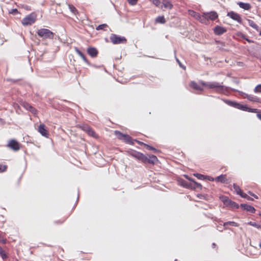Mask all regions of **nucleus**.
<instances>
[{
    "instance_id": "nucleus-1",
    "label": "nucleus",
    "mask_w": 261,
    "mask_h": 261,
    "mask_svg": "<svg viewBox=\"0 0 261 261\" xmlns=\"http://www.w3.org/2000/svg\"><path fill=\"white\" fill-rule=\"evenodd\" d=\"M200 84L208 89L214 90V91L217 93L221 94H225L229 88V87H225L222 84H220L217 82H205L203 81H201Z\"/></svg>"
},
{
    "instance_id": "nucleus-2",
    "label": "nucleus",
    "mask_w": 261,
    "mask_h": 261,
    "mask_svg": "<svg viewBox=\"0 0 261 261\" xmlns=\"http://www.w3.org/2000/svg\"><path fill=\"white\" fill-rule=\"evenodd\" d=\"M38 35L43 39H53L54 33L47 29H40L37 32Z\"/></svg>"
},
{
    "instance_id": "nucleus-3",
    "label": "nucleus",
    "mask_w": 261,
    "mask_h": 261,
    "mask_svg": "<svg viewBox=\"0 0 261 261\" xmlns=\"http://www.w3.org/2000/svg\"><path fill=\"white\" fill-rule=\"evenodd\" d=\"M114 134L117 138L128 144H133L134 142L132 138L128 135L123 134L118 130H115Z\"/></svg>"
},
{
    "instance_id": "nucleus-4",
    "label": "nucleus",
    "mask_w": 261,
    "mask_h": 261,
    "mask_svg": "<svg viewBox=\"0 0 261 261\" xmlns=\"http://www.w3.org/2000/svg\"><path fill=\"white\" fill-rule=\"evenodd\" d=\"M110 39L114 44H125L127 41L124 37L120 36L114 34L111 35Z\"/></svg>"
},
{
    "instance_id": "nucleus-5",
    "label": "nucleus",
    "mask_w": 261,
    "mask_h": 261,
    "mask_svg": "<svg viewBox=\"0 0 261 261\" xmlns=\"http://www.w3.org/2000/svg\"><path fill=\"white\" fill-rule=\"evenodd\" d=\"M36 15L34 13H32L28 15V16H27L24 18H23L22 19L21 22H22V24L23 25L26 26V25L32 24L36 21Z\"/></svg>"
},
{
    "instance_id": "nucleus-6",
    "label": "nucleus",
    "mask_w": 261,
    "mask_h": 261,
    "mask_svg": "<svg viewBox=\"0 0 261 261\" xmlns=\"http://www.w3.org/2000/svg\"><path fill=\"white\" fill-rule=\"evenodd\" d=\"M203 16L204 18H206V21L205 23H203V24H208V20L214 21L216 20L218 17V15L217 13L215 11H211L209 12H204L203 13Z\"/></svg>"
},
{
    "instance_id": "nucleus-7",
    "label": "nucleus",
    "mask_w": 261,
    "mask_h": 261,
    "mask_svg": "<svg viewBox=\"0 0 261 261\" xmlns=\"http://www.w3.org/2000/svg\"><path fill=\"white\" fill-rule=\"evenodd\" d=\"M189 14L194 17L196 20H198L202 23H205L206 19L204 18L202 15H200L199 13L193 11V10H189L188 11Z\"/></svg>"
},
{
    "instance_id": "nucleus-8",
    "label": "nucleus",
    "mask_w": 261,
    "mask_h": 261,
    "mask_svg": "<svg viewBox=\"0 0 261 261\" xmlns=\"http://www.w3.org/2000/svg\"><path fill=\"white\" fill-rule=\"evenodd\" d=\"M224 204L232 208H238L239 206L238 204L230 200L228 197H224L222 199Z\"/></svg>"
},
{
    "instance_id": "nucleus-9",
    "label": "nucleus",
    "mask_w": 261,
    "mask_h": 261,
    "mask_svg": "<svg viewBox=\"0 0 261 261\" xmlns=\"http://www.w3.org/2000/svg\"><path fill=\"white\" fill-rule=\"evenodd\" d=\"M227 15L233 20L237 21L238 23H242V18L239 14L233 11H230L227 13Z\"/></svg>"
},
{
    "instance_id": "nucleus-10",
    "label": "nucleus",
    "mask_w": 261,
    "mask_h": 261,
    "mask_svg": "<svg viewBox=\"0 0 261 261\" xmlns=\"http://www.w3.org/2000/svg\"><path fill=\"white\" fill-rule=\"evenodd\" d=\"M7 146L15 151H18L20 149L18 142L15 140H10L7 144Z\"/></svg>"
},
{
    "instance_id": "nucleus-11",
    "label": "nucleus",
    "mask_w": 261,
    "mask_h": 261,
    "mask_svg": "<svg viewBox=\"0 0 261 261\" xmlns=\"http://www.w3.org/2000/svg\"><path fill=\"white\" fill-rule=\"evenodd\" d=\"M158 161V159L155 155H149L148 156L145 155V161H144V163L146 164H155Z\"/></svg>"
},
{
    "instance_id": "nucleus-12",
    "label": "nucleus",
    "mask_w": 261,
    "mask_h": 261,
    "mask_svg": "<svg viewBox=\"0 0 261 261\" xmlns=\"http://www.w3.org/2000/svg\"><path fill=\"white\" fill-rule=\"evenodd\" d=\"M38 132L43 137L47 138L48 136V133L46 128L45 125L44 124H41L38 126Z\"/></svg>"
},
{
    "instance_id": "nucleus-13",
    "label": "nucleus",
    "mask_w": 261,
    "mask_h": 261,
    "mask_svg": "<svg viewBox=\"0 0 261 261\" xmlns=\"http://www.w3.org/2000/svg\"><path fill=\"white\" fill-rule=\"evenodd\" d=\"M214 32L215 34L216 35H221L224 33H225L227 30L226 29L223 27L219 25H217L213 29Z\"/></svg>"
},
{
    "instance_id": "nucleus-14",
    "label": "nucleus",
    "mask_w": 261,
    "mask_h": 261,
    "mask_svg": "<svg viewBox=\"0 0 261 261\" xmlns=\"http://www.w3.org/2000/svg\"><path fill=\"white\" fill-rule=\"evenodd\" d=\"M186 177L189 180V181H191V185H190V189H202V185L200 184L197 182L193 179H191L190 178H188L187 176H186Z\"/></svg>"
},
{
    "instance_id": "nucleus-15",
    "label": "nucleus",
    "mask_w": 261,
    "mask_h": 261,
    "mask_svg": "<svg viewBox=\"0 0 261 261\" xmlns=\"http://www.w3.org/2000/svg\"><path fill=\"white\" fill-rule=\"evenodd\" d=\"M240 206L243 210H246V211L249 212L251 213H254L255 212V209L253 206L251 205L243 203L241 204Z\"/></svg>"
},
{
    "instance_id": "nucleus-16",
    "label": "nucleus",
    "mask_w": 261,
    "mask_h": 261,
    "mask_svg": "<svg viewBox=\"0 0 261 261\" xmlns=\"http://www.w3.org/2000/svg\"><path fill=\"white\" fill-rule=\"evenodd\" d=\"M87 53L92 58L96 57L98 54V51L96 48L92 47L87 48Z\"/></svg>"
},
{
    "instance_id": "nucleus-17",
    "label": "nucleus",
    "mask_w": 261,
    "mask_h": 261,
    "mask_svg": "<svg viewBox=\"0 0 261 261\" xmlns=\"http://www.w3.org/2000/svg\"><path fill=\"white\" fill-rule=\"evenodd\" d=\"M190 86L197 92H201L203 90L200 86L194 81H192L190 83Z\"/></svg>"
},
{
    "instance_id": "nucleus-18",
    "label": "nucleus",
    "mask_w": 261,
    "mask_h": 261,
    "mask_svg": "<svg viewBox=\"0 0 261 261\" xmlns=\"http://www.w3.org/2000/svg\"><path fill=\"white\" fill-rule=\"evenodd\" d=\"M215 180L217 182L221 183H227L226 175L225 174H221L215 178Z\"/></svg>"
},
{
    "instance_id": "nucleus-19",
    "label": "nucleus",
    "mask_w": 261,
    "mask_h": 261,
    "mask_svg": "<svg viewBox=\"0 0 261 261\" xmlns=\"http://www.w3.org/2000/svg\"><path fill=\"white\" fill-rule=\"evenodd\" d=\"M247 96V99L250 101L256 102L261 103V98L257 97V96L253 95L248 94Z\"/></svg>"
},
{
    "instance_id": "nucleus-20",
    "label": "nucleus",
    "mask_w": 261,
    "mask_h": 261,
    "mask_svg": "<svg viewBox=\"0 0 261 261\" xmlns=\"http://www.w3.org/2000/svg\"><path fill=\"white\" fill-rule=\"evenodd\" d=\"M238 5L241 8H242L245 10H249L251 8V5L249 3H245L240 2L238 3Z\"/></svg>"
},
{
    "instance_id": "nucleus-21",
    "label": "nucleus",
    "mask_w": 261,
    "mask_h": 261,
    "mask_svg": "<svg viewBox=\"0 0 261 261\" xmlns=\"http://www.w3.org/2000/svg\"><path fill=\"white\" fill-rule=\"evenodd\" d=\"M222 100L228 106L232 107L235 108H237V106L239 103L236 101H233L227 99H222Z\"/></svg>"
},
{
    "instance_id": "nucleus-22",
    "label": "nucleus",
    "mask_w": 261,
    "mask_h": 261,
    "mask_svg": "<svg viewBox=\"0 0 261 261\" xmlns=\"http://www.w3.org/2000/svg\"><path fill=\"white\" fill-rule=\"evenodd\" d=\"M134 158L140 161H141L143 163L144 161H145V155L140 152L137 151V152L136 153V155Z\"/></svg>"
},
{
    "instance_id": "nucleus-23",
    "label": "nucleus",
    "mask_w": 261,
    "mask_h": 261,
    "mask_svg": "<svg viewBox=\"0 0 261 261\" xmlns=\"http://www.w3.org/2000/svg\"><path fill=\"white\" fill-rule=\"evenodd\" d=\"M162 3L165 8L171 9L173 8L172 4L169 0H163Z\"/></svg>"
},
{
    "instance_id": "nucleus-24",
    "label": "nucleus",
    "mask_w": 261,
    "mask_h": 261,
    "mask_svg": "<svg viewBox=\"0 0 261 261\" xmlns=\"http://www.w3.org/2000/svg\"><path fill=\"white\" fill-rule=\"evenodd\" d=\"M75 51L86 63L89 64V62L87 60L84 54L82 53L77 47L75 48Z\"/></svg>"
},
{
    "instance_id": "nucleus-25",
    "label": "nucleus",
    "mask_w": 261,
    "mask_h": 261,
    "mask_svg": "<svg viewBox=\"0 0 261 261\" xmlns=\"http://www.w3.org/2000/svg\"><path fill=\"white\" fill-rule=\"evenodd\" d=\"M227 225L238 227L239 226V224L234 221H228L223 223V226L225 227L226 229H227V228L226 227Z\"/></svg>"
},
{
    "instance_id": "nucleus-26",
    "label": "nucleus",
    "mask_w": 261,
    "mask_h": 261,
    "mask_svg": "<svg viewBox=\"0 0 261 261\" xmlns=\"http://www.w3.org/2000/svg\"><path fill=\"white\" fill-rule=\"evenodd\" d=\"M247 21L249 26L251 27L252 28L257 31L258 30V26L253 20L251 19H247Z\"/></svg>"
},
{
    "instance_id": "nucleus-27",
    "label": "nucleus",
    "mask_w": 261,
    "mask_h": 261,
    "mask_svg": "<svg viewBox=\"0 0 261 261\" xmlns=\"http://www.w3.org/2000/svg\"><path fill=\"white\" fill-rule=\"evenodd\" d=\"M237 109L247 112L249 110V107L246 105H242L239 103Z\"/></svg>"
},
{
    "instance_id": "nucleus-28",
    "label": "nucleus",
    "mask_w": 261,
    "mask_h": 261,
    "mask_svg": "<svg viewBox=\"0 0 261 261\" xmlns=\"http://www.w3.org/2000/svg\"><path fill=\"white\" fill-rule=\"evenodd\" d=\"M155 22L164 24L166 22V20L163 16H159L156 18Z\"/></svg>"
},
{
    "instance_id": "nucleus-29",
    "label": "nucleus",
    "mask_w": 261,
    "mask_h": 261,
    "mask_svg": "<svg viewBox=\"0 0 261 261\" xmlns=\"http://www.w3.org/2000/svg\"><path fill=\"white\" fill-rule=\"evenodd\" d=\"M24 107H25V108L27 110H29L32 113H34V114L36 113V110L34 108H33L32 106H30L29 104H28V103L25 104Z\"/></svg>"
},
{
    "instance_id": "nucleus-30",
    "label": "nucleus",
    "mask_w": 261,
    "mask_h": 261,
    "mask_svg": "<svg viewBox=\"0 0 261 261\" xmlns=\"http://www.w3.org/2000/svg\"><path fill=\"white\" fill-rule=\"evenodd\" d=\"M180 184L181 186H182L184 187H185L187 188H190V185H191V181L188 182L186 180H181Z\"/></svg>"
},
{
    "instance_id": "nucleus-31",
    "label": "nucleus",
    "mask_w": 261,
    "mask_h": 261,
    "mask_svg": "<svg viewBox=\"0 0 261 261\" xmlns=\"http://www.w3.org/2000/svg\"><path fill=\"white\" fill-rule=\"evenodd\" d=\"M233 189L235 192L237 193V194L240 195V196L242 194V193H243L241 189L240 188V187L235 184H233Z\"/></svg>"
},
{
    "instance_id": "nucleus-32",
    "label": "nucleus",
    "mask_w": 261,
    "mask_h": 261,
    "mask_svg": "<svg viewBox=\"0 0 261 261\" xmlns=\"http://www.w3.org/2000/svg\"><path fill=\"white\" fill-rule=\"evenodd\" d=\"M86 132L88 134L92 137H95L96 134L95 132L89 127H87L86 129Z\"/></svg>"
},
{
    "instance_id": "nucleus-33",
    "label": "nucleus",
    "mask_w": 261,
    "mask_h": 261,
    "mask_svg": "<svg viewBox=\"0 0 261 261\" xmlns=\"http://www.w3.org/2000/svg\"><path fill=\"white\" fill-rule=\"evenodd\" d=\"M68 7L70 11L74 15L77 13V10L74 6L72 5H68Z\"/></svg>"
},
{
    "instance_id": "nucleus-34",
    "label": "nucleus",
    "mask_w": 261,
    "mask_h": 261,
    "mask_svg": "<svg viewBox=\"0 0 261 261\" xmlns=\"http://www.w3.org/2000/svg\"><path fill=\"white\" fill-rule=\"evenodd\" d=\"M0 250H0V255L2 257V259L4 260H6L8 256L6 254L5 251L3 250L2 248H0Z\"/></svg>"
},
{
    "instance_id": "nucleus-35",
    "label": "nucleus",
    "mask_w": 261,
    "mask_h": 261,
    "mask_svg": "<svg viewBox=\"0 0 261 261\" xmlns=\"http://www.w3.org/2000/svg\"><path fill=\"white\" fill-rule=\"evenodd\" d=\"M108 26L107 24L103 23L97 26L96 28V30H105L107 28H108Z\"/></svg>"
},
{
    "instance_id": "nucleus-36",
    "label": "nucleus",
    "mask_w": 261,
    "mask_h": 261,
    "mask_svg": "<svg viewBox=\"0 0 261 261\" xmlns=\"http://www.w3.org/2000/svg\"><path fill=\"white\" fill-rule=\"evenodd\" d=\"M247 224L250 225L252 226L255 227L257 228H260L261 227V225L258 224L254 222L250 221L247 223Z\"/></svg>"
},
{
    "instance_id": "nucleus-37",
    "label": "nucleus",
    "mask_w": 261,
    "mask_h": 261,
    "mask_svg": "<svg viewBox=\"0 0 261 261\" xmlns=\"http://www.w3.org/2000/svg\"><path fill=\"white\" fill-rule=\"evenodd\" d=\"M231 90L233 91H237L238 92L240 95L242 96L243 98H247V96L246 95H248V94H247V93H245L242 91H239V90H236V89H231Z\"/></svg>"
},
{
    "instance_id": "nucleus-38",
    "label": "nucleus",
    "mask_w": 261,
    "mask_h": 261,
    "mask_svg": "<svg viewBox=\"0 0 261 261\" xmlns=\"http://www.w3.org/2000/svg\"><path fill=\"white\" fill-rule=\"evenodd\" d=\"M231 90L233 91H237L238 92L240 95L242 96L243 98H247V96L246 95H248V94H247V93H245L242 91H239V90H236V89H231Z\"/></svg>"
},
{
    "instance_id": "nucleus-39",
    "label": "nucleus",
    "mask_w": 261,
    "mask_h": 261,
    "mask_svg": "<svg viewBox=\"0 0 261 261\" xmlns=\"http://www.w3.org/2000/svg\"><path fill=\"white\" fill-rule=\"evenodd\" d=\"M194 175L196 176L198 179L204 180L205 179V176L204 175L199 174V173H195L194 174Z\"/></svg>"
},
{
    "instance_id": "nucleus-40",
    "label": "nucleus",
    "mask_w": 261,
    "mask_h": 261,
    "mask_svg": "<svg viewBox=\"0 0 261 261\" xmlns=\"http://www.w3.org/2000/svg\"><path fill=\"white\" fill-rule=\"evenodd\" d=\"M254 92L256 93H261V84H259L255 87Z\"/></svg>"
},
{
    "instance_id": "nucleus-41",
    "label": "nucleus",
    "mask_w": 261,
    "mask_h": 261,
    "mask_svg": "<svg viewBox=\"0 0 261 261\" xmlns=\"http://www.w3.org/2000/svg\"><path fill=\"white\" fill-rule=\"evenodd\" d=\"M241 196L242 197H243L244 198H246V199H247V200H249L252 201L253 200L252 198L249 197L247 194L244 193H242V194L241 195Z\"/></svg>"
},
{
    "instance_id": "nucleus-42",
    "label": "nucleus",
    "mask_w": 261,
    "mask_h": 261,
    "mask_svg": "<svg viewBox=\"0 0 261 261\" xmlns=\"http://www.w3.org/2000/svg\"><path fill=\"white\" fill-rule=\"evenodd\" d=\"M144 145L145 146H146V148L148 149V150H152V151H153L154 152H156L157 151V149H156L153 147L151 146H150L149 145H147V144H144Z\"/></svg>"
},
{
    "instance_id": "nucleus-43",
    "label": "nucleus",
    "mask_w": 261,
    "mask_h": 261,
    "mask_svg": "<svg viewBox=\"0 0 261 261\" xmlns=\"http://www.w3.org/2000/svg\"><path fill=\"white\" fill-rule=\"evenodd\" d=\"M154 5L158 7L160 6L161 4V2L159 0H149Z\"/></svg>"
},
{
    "instance_id": "nucleus-44",
    "label": "nucleus",
    "mask_w": 261,
    "mask_h": 261,
    "mask_svg": "<svg viewBox=\"0 0 261 261\" xmlns=\"http://www.w3.org/2000/svg\"><path fill=\"white\" fill-rule=\"evenodd\" d=\"M7 168V166L0 164V173L5 171Z\"/></svg>"
},
{
    "instance_id": "nucleus-45",
    "label": "nucleus",
    "mask_w": 261,
    "mask_h": 261,
    "mask_svg": "<svg viewBox=\"0 0 261 261\" xmlns=\"http://www.w3.org/2000/svg\"><path fill=\"white\" fill-rule=\"evenodd\" d=\"M129 4L132 6L136 5L137 3L138 0H127Z\"/></svg>"
},
{
    "instance_id": "nucleus-46",
    "label": "nucleus",
    "mask_w": 261,
    "mask_h": 261,
    "mask_svg": "<svg viewBox=\"0 0 261 261\" xmlns=\"http://www.w3.org/2000/svg\"><path fill=\"white\" fill-rule=\"evenodd\" d=\"M6 242V240L3 237V233L0 231V242L5 244Z\"/></svg>"
},
{
    "instance_id": "nucleus-47",
    "label": "nucleus",
    "mask_w": 261,
    "mask_h": 261,
    "mask_svg": "<svg viewBox=\"0 0 261 261\" xmlns=\"http://www.w3.org/2000/svg\"><path fill=\"white\" fill-rule=\"evenodd\" d=\"M10 13L15 15L18 13V11L16 9H12L11 11H10Z\"/></svg>"
},
{
    "instance_id": "nucleus-48",
    "label": "nucleus",
    "mask_w": 261,
    "mask_h": 261,
    "mask_svg": "<svg viewBox=\"0 0 261 261\" xmlns=\"http://www.w3.org/2000/svg\"><path fill=\"white\" fill-rule=\"evenodd\" d=\"M247 112H251V113H257L258 110L256 109H252L249 108V110L247 111Z\"/></svg>"
},
{
    "instance_id": "nucleus-49",
    "label": "nucleus",
    "mask_w": 261,
    "mask_h": 261,
    "mask_svg": "<svg viewBox=\"0 0 261 261\" xmlns=\"http://www.w3.org/2000/svg\"><path fill=\"white\" fill-rule=\"evenodd\" d=\"M176 60L177 62L178 63L180 67H181V68H182L184 69H186V67L182 65V64L180 63V62L179 61L178 59L176 58Z\"/></svg>"
},
{
    "instance_id": "nucleus-50",
    "label": "nucleus",
    "mask_w": 261,
    "mask_h": 261,
    "mask_svg": "<svg viewBox=\"0 0 261 261\" xmlns=\"http://www.w3.org/2000/svg\"><path fill=\"white\" fill-rule=\"evenodd\" d=\"M205 179H207L210 181H214L215 179L211 176H205Z\"/></svg>"
},
{
    "instance_id": "nucleus-51",
    "label": "nucleus",
    "mask_w": 261,
    "mask_h": 261,
    "mask_svg": "<svg viewBox=\"0 0 261 261\" xmlns=\"http://www.w3.org/2000/svg\"><path fill=\"white\" fill-rule=\"evenodd\" d=\"M137 151H135V150H133L132 151L130 152V154L133 156V157H135V155H136V153H137Z\"/></svg>"
},
{
    "instance_id": "nucleus-52",
    "label": "nucleus",
    "mask_w": 261,
    "mask_h": 261,
    "mask_svg": "<svg viewBox=\"0 0 261 261\" xmlns=\"http://www.w3.org/2000/svg\"><path fill=\"white\" fill-rule=\"evenodd\" d=\"M248 193L252 196H253L256 199H257L258 198V197L255 195L254 194H253V193H252L250 191H249L248 192Z\"/></svg>"
},
{
    "instance_id": "nucleus-53",
    "label": "nucleus",
    "mask_w": 261,
    "mask_h": 261,
    "mask_svg": "<svg viewBox=\"0 0 261 261\" xmlns=\"http://www.w3.org/2000/svg\"><path fill=\"white\" fill-rule=\"evenodd\" d=\"M257 118L261 120V114L258 113L257 114Z\"/></svg>"
},
{
    "instance_id": "nucleus-54",
    "label": "nucleus",
    "mask_w": 261,
    "mask_h": 261,
    "mask_svg": "<svg viewBox=\"0 0 261 261\" xmlns=\"http://www.w3.org/2000/svg\"><path fill=\"white\" fill-rule=\"evenodd\" d=\"M245 39L246 40V41H248V42H249V43H251V42H253L252 41L250 40V39H247V38H245Z\"/></svg>"
},
{
    "instance_id": "nucleus-55",
    "label": "nucleus",
    "mask_w": 261,
    "mask_h": 261,
    "mask_svg": "<svg viewBox=\"0 0 261 261\" xmlns=\"http://www.w3.org/2000/svg\"><path fill=\"white\" fill-rule=\"evenodd\" d=\"M212 245L213 247H214L216 246V244L215 243H213Z\"/></svg>"
},
{
    "instance_id": "nucleus-56",
    "label": "nucleus",
    "mask_w": 261,
    "mask_h": 261,
    "mask_svg": "<svg viewBox=\"0 0 261 261\" xmlns=\"http://www.w3.org/2000/svg\"><path fill=\"white\" fill-rule=\"evenodd\" d=\"M259 247H260V248H261V243H259Z\"/></svg>"
},
{
    "instance_id": "nucleus-57",
    "label": "nucleus",
    "mask_w": 261,
    "mask_h": 261,
    "mask_svg": "<svg viewBox=\"0 0 261 261\" xmlns=\"http://www.w3.org/2000/svg\"><path fill=\"white\" fill-rule=\"evenodd\" d=\"M259 35H261V30L260 31Z\"/></svg>"
}]
</instances>
